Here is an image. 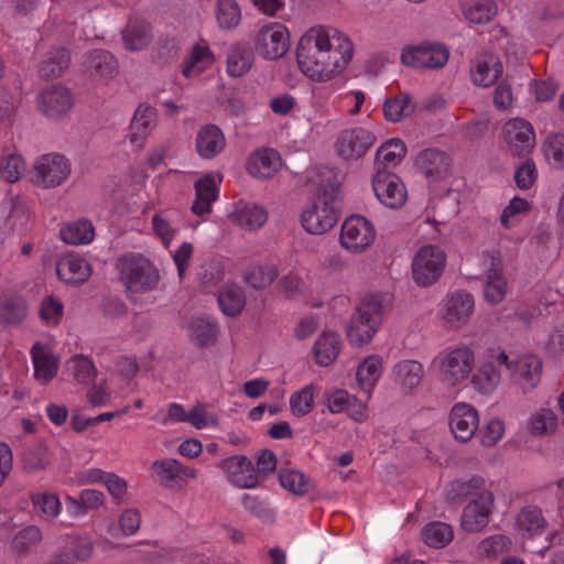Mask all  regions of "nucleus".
<instances>
[{
    "label": "nucleus",
    "mask_w": 564,
    "mask_h": 564,
    "mask_svg": "<svg viewBox=\"0 0 564 564\" xmlns=\"http://www.w3.org/2000/svg\"><path fill=\"white\" fill-rule=\"evenodd\" d=\"M119 267L127 295L132 302H135L134 294L154 290L160 281L156 268L142 256L123 257Z\"/></svg>",
    "instance_id": "7ed1b4c3"
},
{
    "label": "nucleus",
    "mask_w": 564,
    "mask_h": 564,
    "mask_svg": "<svg viewBox=\"0 0 564 564\" xmlns=\"http://www.w3.org/2000/svg\"><path fill=\"white\" fill-rule=\"evenodd\" d=\"M225 137L215 124L203 127L196 139V149L204 159H213L225 148Z\"/></svg>",
    "instance_id": "bb28decb"
},
{
    "label": "nucleus",
    "mask_w": 564,
    "mask_h": 564,
    "mask_svg": "<svg viewBox=\"0 0 564 564\" xmlns=\"http://www.w3.org/2000/svg\"><path fill=\"white\" fill-rule=\"evenodd\" d=\"M313 351L315 360L319 366L327 367L332 365L340 351L338 335L332 332H324L315 341Z\"/></svg>",
    "instance_id": "7c9ffc66"
},
{
    "label": "nucleus",
    "mask_w": 564,
    "mask_h": 564,
    "mask_svg": "<svg viewBox=\"0 0 564 564\" xmlns=\"http://www.w3.org/2000/svg\"><path fill=\"white\" fill-rule=\"evenodd\" d=\"M395 373L401 384L409 390L417 387L423 378V368L419 361L403 360L395 365Z\"/></svg>",
    "instance_id": "a18cd8bd"
},
{
    "label": "nucleus",
    "mask_w": 564,
    "mask_h": 564,
    "mask_svg": "<svg viewBox=\"0 0 564 564\" xmlns=\"http://www.w3.org/2000/svg\"><path fill=\"white\" fill-rule=\"evenodd\" d=\"M524 159L525 160L516 169L513 176L516 185L523 191L531 188L538 178L534 161L528 156Z\"/></svg>",
    "instance_id": "052dcab7"
},
{
    "label": "nucleus",
    "mask_w": 564,
    "mask_h": 564,
    "mask_svg": "<svg viewBox=\"0 0 564 564\" xmlns=\"http://www.w3.org/2000/svg\"><path fill=\"white\" fill-rule=\"evenodd\" d=\"M153 469L162 485L169 487L171 481L182 477V464L176 459L167 458L153 463Z\"/></svg>",
    "instance_id": "13d9d810"
},
{
    "label": "nucleus",
    "mask_w": 564,
    "mask_h": 564,
    "mask_svg": "<svg viewBox=\"0 0 564 564\" xmlns=\"http://www.w3.org/2000/svg\"><path fill=\"white\" fill-rule=\"evenodd\" d=\"M543 150L547 160H553L558 166H564V133L549 135Z\"/></svg>",
    "instance_id": "0e129e2a"
},
{
    "label": "nucleus",
    "mask_w": 564,
    "mask_h": 564,
    "mask_svg": "<svg viewBox=\"0 0 564 564\" xmlns=\"http://www.w3.org/2000/svg\"><path fill=\"white\" fill-rule=\"evenodd\" d=\"M445 263L446 256L440 247H422L412 261L413 280L421 288L433 285L443 274Z\"/></svg>",
    "instance_id": "20e7f679"
},
{
    "label": "nucleus",
    "mask_w": 564,
    "mask_h": 564,
    "mask_svg": "<svg viewBox=\"0 0 564 564\" xmlns=\"http://www.w3.org/2000/svg\"><path fill=\"white\" fill-rule=\"evenodd\" d=\"M105 496L101 491L86 489L83 490L78 499L67 498V502L74 508L75 516L84 514L88 509H97L104 503Z\"/></svg>",
    "instance_id": "3c124183"
},
{
    "label": "nucleus",
    "mask_w": 564,
    "mask_h": 564,
    "mask_svg": "<svg viewBox=\"0 0 564 564\" xmlns=\"http://www.w3.org/2000/svg\"><path fill=\"white\" fill-rule=\"evenodd\" d=\"M242 505L247 511L252 516L261 519L264 522H273L274 513L268 506L261 501L257 496L249 494L243 495Z\"/></svg>",
    "instance_id": "338daca9"
},
{
    "label": "nucleus",
    "mask_w": 564,
    "mask_h": 564,
    "mask_svg": "<svg viewBox=\"0 0 564 564\" xmlns=\"http://www.w3.org/2000/svg\"><path fill=\"white\" fill-rule=\"evenodd\" d=\"M497 13V8L492 2L474 3L464 11L465 18L473 23H487Z\"/></svg>",
    "instance_id": "69168bd1"
},
{
    "label": "nucleus",
    "mask_w": 564,
    "mask_h": 564,
    "mask_svg": "<svg viewBox=\"0 0 564 564\" xmlns=\"http://www.w3.org/2000/svg\"><path fill=\"white\" fill-rule=\"evenodd\" d=\"M500 379L499 372L491 364L479 367L471 378V383L480 393H489L498 384Z\"/></svg>",
    "instance_id": "603ef678"
},
{
    "label": "nucleus",
    "mask_w": 564,
    "mask_h": 564,
    "mask_svg": "<svg viewBox=\"0 0 564 564\" xmlns=\"http://www.w3.org/2000/svg\"><path fill=\"white\" fill-rule=\"evenodd\" d=\"M196 198L192 205L195 215L204 216L212 212V204L217 198V185L212 175H206L195 183Z\"/></svg>",
    "instance_id": "c756f323"
},
{
    "label": "nucleus",
    "mask_w": 564,
    "mask_h": 564,
    "mask_svg": "<svg viewBox=\"0 0 564 564\" xmlns=\"http://www.w3.org/2000/svg\"><path fill=\"white\" fill-rule=\"evenodd\" d=\"M279 481L283 488L299 496H303L315 489L313 481L303 473L295 469H280Z\"/></svg>",
    "instance_id": "a19ab883"
},
{
    "label": "nucleus",
    "mask_w": 564,
    "mask_h": 564,
    "mask_svg": "<svg viewBox=\"0 0 564 564\" xmlns=\"http://www.w3.org/2000/svg\"><path fill=\"white\" fill-rule=\"evenodd\" d=\"M380 369L381 358L378 356H369L357 368L356 378L360 384L370 388L379 379Z\"/></svg>",
    "instance_id": "5fc2aeb1"
},
{
    "label": "nucleus",
    "mask_w": 564,
    "mask_h": 564,
    "mask_svg": "<svg viewBox=\"0 0 564 564\" xmlns=\"http://www.w3.org/2000/svg\"><path fill=\"white\" fill-rule=\"evenodd\" d=\"M34 510L47 520L54 519L61 509V502L56 495L43 492L31 496Z\"/></svg>",
    "instance_id": "864d4df0"
},
{
    "label": "nucleus",
    "mask_w": 564,
    "mask_h": 564,
    "mask_svg": "<svg viewBox=\"0 0 564 564\" xmlns=\"http://www.w3.org/2000/svg\"><path fill=\"white\" fill-rule=\"evenodd\" d=\"M70 173L69 161L61 154L43 155L34 165L32 181L46 188L61 185Z\"/></svg>",
    "instance_id": "9d476101"
},
{
    "label": "nucleus",
    "mask_w": 564,
    "mask_h": 564,
    "mask_svg": "<svg viewBox=\"0 0 564 564\" xmlns=\"http://www.w3.org/2000/svg\"><path fill=\"white\" fill-rule=\"evenodd\" d=\"M24 171V162L20 155L10 154L0 160V174L9 183L20 180Z\"/></svg>",
    "instance_id": "680f3d73"
},
{
    "label": "nucleus",
    "mask_w": 564,
    "mask_h": 564,
    "mask_svg": "<svg viewBox=\"0 0 564 564\" xmlns=\"http://www.w3.org/2000/svg\"><path fill=\"white\" fill-rule=\"evenodd\" d=\"M442 373L451 384L466 380L474 369L475 355L467 346H460L438 357Z\"/></svg>",
    "instance_id": "423d86ee"
},
{
    "label": "nucleus",
    "mask_w": 564,
    "mask_h": 564,
    "mask_svg": "<svg viewBox=\"0 0 564 564\" xmlns=\"http://www.w3.org/2000/svg\"><path fill=\"white\" fill-rule=\"evenodd\" d=\"M83 70L96 79H111L118 75L119 64L109 51L93 50L84 57Z\"/></svg>",
    "instance_id": "f3484780"
},
{
    "label": "nucleus",
    "mask_w": 564,
    "mask_h": 564,
    "mask_svg": "<svg viewBox=\"0 0 564 564\" xmlns=\"http://www.w3.org/2000/svg\"><path fill=\"white\" fill-rule=\"evenodd\" d=\"M150 23L141 19H130L122 31L123 45L129 51H141L152 41Z\"/></svg>",
    "instance_id": "393cba45"
},
{
    "label": "nucleus",
    "mask_w": 564,
    "mask_h": 564,
    "mask_svg": "<svg viewBox=\"0 0 564 564\" xmlns=\"http://www.w3.org/2000/svg\"><path fill=\"white\" fill-rule=\"evenodd\" d=\"M214 62V55L207 46L196 44L189 57L185 61L183 75L186 78L196 77L208 68Z\"/></svg>",
    "instance_id": "e433bc0d"
},
{
    "label": "nucleus",
    "mask_w": 564,
    "mask_h": 564,
    "mask_svg": "<svg viewBox=\"0 0 564 564\" xmlns=\"http://www.w3.org/2000/svg\"><path fill=\"white\" fill-rule=\"evenodd\" d=\"M556 415L551 410H542L531 419V431L534 434H543L555 429Z\"/></svg>",
    "instance_id": "774afa93"
},
{
    "label": "nucleus",
    "mask_w": 564,
    "mask_h": 564,
    "mask_svg": "<svg viewBox=\"0 0 564 564\" xmlns=\"http://www.w3.org/2000/svg\"><path fill=\"white\" fill-rule=\"evenodd\" d=\"M416 166L431 181H438L449 174L451 159L438 149H426L420 152Z\"/></svg>",
    "instance_id": "6ab92c4d"
},
{
    "label": "nucleus",
    "mask_w": 564,
    "mask_h": 564,
    "mask_svg": "<svg viewBox=\"0 0 564 564\" xmlns=\"http://www.w3.org/2000/svg\"><path fill=\"white\" fill-rule=\"evenodd\" d=\"M490 268L486 274V283L484 286L485 300L490 305H497L503 301L507 294V281L501 273L500 257L491 256Z\"/></svg>",
    "instance_id": "4be33fe9"
},
{
    "label": "nucleus",
    "mask_w": 564,
    "mask_h": 564,
    "mask_svg": "<svg viewBox=\"0 0 564 564\" xmlns=\"http://www.w3.org/2000/svg\"><path fill=\"white\" fill-rule=\"evenodd\" d=\"M289 45L288 30L281 24H269L254 36L253 51L264 59L274 61L285 55Z\"/></svg>",
    "instance_id": "0eeeda50"
},
{
    "label": "nucleus",
    "mask_w": 564,
    "mask_h": 564,
    "mask_svg": "<svg viewBox=\"0 0 564 564\" xmlns=\"http://www.w3.org/2000/svg\"><path fill=\"white\" fill-rule=\"evenodd\" d=\"M59 236L68 245H84L94 239V226L89 220H77L64 226Z\"/></svg>",
    "instance_id": "58836bf2"
},
{
    "label": "nucleus",
    "mask_w": 564,
    "mask_h": 564,
    "mask_svg": "<svg viewBox=\"0 0 564 564\" xmlns=\"http://www.w3.org/2000/svg\"><path fill=\"white\" fill-rule=\"evenodd\" d=\"M241 19L240 8L234 0H220L218 3L217 21L223 29L236 28Z\"/></svg>",
    "instance_id": "6e6d98bb"
},
{
    "label": "nucleus",
    "mask_w": 564,
    "mask_h": 564,
    "mask_svg": "<svg viewBox=\"0 0 564 564\" xmlns=\"http://www.w3.org/2000/svg\"><path fill=\"white\" fill-rule=\"evenodd\" d=\"M63 310L64 306L61 301L47 295L41 303L39 314L46 324L57 325L62 319Z\"/></svg>",
    "instance_id": "e2e57ef3"
},
{
    "label": "nucleus",
    "mask_w": 564,
    "mask_h": 564,
    "mask_svg": "<svg viewBox=\"0 0 564 564\" xmlns=\"http://www.w3.org/2000/svg\"><path fill=\"white\" fill-rule=\"evenodd\" d=\"M26 316L28 304L22 297H10L0 304V327L18 326Z\"/></svg>",
    "instance_id": "c9c22d12"
},
{
    "label": "nucleus",
    "mask_w": 564,
    "mask_h": 564,
    "mask_svg": "<svg viewBox=\"0 0 564 564\" xmlns=\"http://www.w3.org/2000/svg\"><path fill=\"white\" fill-rule=\"evenodd\" d=\"M375 238L372 224L364 216L354 215L344 221L339 239L346 250L360 253L372 245Z\"/></svg>",
    "instance_id": "39448f33"
},
{
    "label": "nucleus",
    "mask_w": 564,
    "mask_h": 564,
    "mask_svg": "<svg viewBox=\"0 0 564 564\" xmlns=\"http://www.w3.org/2000/svg\"><path fill=\"white\" fill-rule=\"evenodd\" d=\"M502 73L503 66L499 57L488 53L477 57L471 69L474 84L482 87L495 84Z\"/></svg>",
    "instance_id": "412c9836"
},
{
    "label": "nucleus",
    "mask_w": 564,
    "mask_h": 564,
    "mask_svg": "<svg viewBox=\"0 0 564 564\" xmlns=\"http://www.w3.org/2000/svg\"><path fill=\"white\" fill-rule=\"evenodd\" d=\"M474 307L471 294L465 291L455 292L447 300L444 318L452 327H460L468 322Z\"/></svg>",
    "instance_id": "aec40b11"
},
{
    "label": "nucleus",
    "mask_w": 564,
    "mask_h": 564,
    "mask_svg": "<svg viewBox=\"0 0 564 564\" xmlns=\"http://www.w3.org/2000/svg\"><path fill=\"white\" fill-rule=\"evenodd\" d=\"M23 467L29 473L44 470L51 464L48 448L43 443H35L22 453Z\"/></svg>",
    "instance_id": "79ce46f5"
},
{
    "label": "nucleus",
    "mask_w": 564,
    "mask_h": 564,
    "mask_svg": "<svg viewBox=\"0 0 564 564\" xmlns=\"http://www.w3.org/2000/svg\"><path fill=\"white\" fill-rule=\"evenodd\" d=\"M58 278L67 284H83L91 274L89 263L76 257H68L57 263Z\"/></svg>",
    "instance_id": "cd10ccee"
},
{
    "label": "nucleus",
    "mask_w": 564,
    "mask_h": 564,
    "mask_svg": "<svg viewBox=\"0 0 564 564\" xmlns=\"http://www.w3.org/2000/svg\"><path fill=\"white\" fill-rule=\"evenodd\" d=\"M278 274L273 264L257 265L245 275V281L256 290H263L273 283Z\"/></svg>",
    "instance_id": "09e8293b"
},
{
    "label": "nucleus",
    "mask_w": 564,
    "mask_h": 564,
    "mask_svg": "<svg viewBox=\"0 0 564 564\" xmlns=\"http://www.w3.org/2000/svg\"><path fill=\"white\" fill-rule=\"evenodd\" d=\"M30 354L35 379L43 384H47L57 376L59 368L58 357L48 345L42 344L41 341L33 344Z\"/></svg>",
    "instance_id": "dca6fc26"
},
{
    "label": "nucleus",
    "mask_w": 564,
    "mask_h": 564,
    "mask_svg": "<svg viewBox=\"0 0 564 564\" xmlns=\"http://www.w3.org/2000/svg\"><path fill=\"white\" fill-rule=\"evenodd\" d=\"M352 43L336 29H312L296 48L300 69L314 80L325 82L340 73L352 58Z\"/></svg>",
    "instance_id": "f257e3e1"
},
{
    "label": "nucleus",
    "mask_w": 564,
    "mask_h": 564,
    "mask_svg": "<svg viewBox=\"0 0 564 564\" xmlns=\"http://www.w3.org/2000/svg\"><path fill=\"white\" fill-rule=\"evenodd\" d=\"M485 479L480 476H474L469 480H455L451 482L446 498L449 502L460 503L468 498H477L484 491Z\"/></svg>",
    "instance_id": "2f4dec72"
},
{
    "label": "nucleus",
    "mask_w": 564,
    "mask_h": 564,
    "mask_svg": "<svg viewBox=\"0 0 564 564\" xmlns=\"http://www.w3.org/2000/svg\"><path fill=\"white\" fill-rule=\"evenodd\" d=\"M73 106L72 91L61 84L44 89L39 97L40 110L50 118H59L67 113Z\"/></svg>",
    "instance_id": "2eb2a0df"
},
{
    "label": "nucleus",
    "mask_w": 564,
    "mask_h": 564,
    "mask_svg": "<svg viewBox=\"0 0 564 564\" xmlns=\"http://www.w3.org/2000/svg\"><path fill=\"white\" fill-rule=\"evenodd\" d=\"M70 362L74 365V378L77 382L89 384L95 380L97 370L88 357L75 355Z\"/></svg>",
    "instance_id": "bf43d9fd"
},
{
    "label": "nucleus",
    "mask_w": 564,
    "mask_h": 564,
    "mask_svg": "<svg viewBox=\"0 0 564 564\" xmlns=\"http://www.w3.org/2000/svg\"><path fill=\"white\" fill-rule=\"evenodd\" d=\"M387 311L388 306L381 295L368 294L361 299L346 328L349 343L357 347L370 343Z\"/></svg>",
    "instance_id": "f03ea898"
},
{
    "label": "nucleus",
    "mask_w": 564,
    "mask_h": 564,
    "mask_svg": "<svg viewBox=\"0 0 564 564\" xmlns=\"http://www.w3.org/2000/svg\"><path fill=\"white\" fill-rule=\"evenodd\" d=\"M375 141L376 137L366 129L344 130L336 141L337 153L345 160H357L366 154Z\"/></svg>",
    "instance_id": "ddd939ff"
},
{
    "label": "nucleus",
    "mask_w": 564,
    "mask_h": 564,
    "mask_svg": "<svg viewBox=\"0 0 564 564\" xmlns=\"http://www.w3.org/2000/svg\"><path fill=\"white\" fill-rule=\"evenodd\" d=\"M301 221L307 232L323 235L337 224L338 214L333 205L316 198L312 207L302 213Z\"/></svg>",
    "instance_id": "4468645a"
},
{
    "label": "nucleus",
    "mask_w": 564,
    "mask_h": 564,
    "mask_svg": "<svg viewBox=\"0 0 564 564\" xmlns=\"http://www.w3.org/2000/svg\"><path fill=\"white\" fill-rule=\"evenodd\" d=\"M218 304L225 315L235 317L246 305L245 293L236 284H226L218 292Z\"/></svg>",
    "instance_id": "473e14b6"
},
{
    "label": "nucleus",
    "mask_w": 564,
    "mask_h": 564,
    "mask_svg": "<svg viewBox=\"0 0 564 564\" xmlns=\"http://www.w3.org/2000/svg\"><path fill=\"white\" fill-rule=\"evenodd\" d=\"M281 167V158L274 150H263L253 153L247 164L250 175L258 178H270Z\"/></svg>",
    "instance_id": "a878e982"
},
{
    "label": "nucleus",
    "mask_w": 564,
    "mask_h": 564,
    "mask_svg": "<svg viewBox=\"0 0 564 564\" xmlns=\"http://www.w3.org/2000/svg\"><path fill=\"white\" fill-rule=\"evenodd\" d=\"M268 219L267 210L258 205L246 206L235 214L237 224L247 230L261 228Z\"/></svg>",
    "instance_id": "49530a36"
},
{
    "label": "nucleus",
    "mask_w": 564,
    "mask_h": 564,
    "mask_svg": "<svg viewBox=\"0 0 564 564\" xmlns=\"http://www.w3.org/2000/svg\"><path fill=\"white\" fill-rule=\"evenodd\" d=\"M156 122L155 108L148 105H140L132 118L130 124L129 139L132 144L141 147L147 139L151 129L154 128Z\"/></svg>",
    "instance_id": "b1692460"
},
{
    "label": "nucleus",
    "mask_w": 564,
    "mask_h": 564,
    "mask_svg": "<svg viewBox=\"0 0 564 564\" xmlns=\"http://www.w3.org/2000/svg\"><path fill=\"white\" fill-rule=\"evenodd\" d=\"M41 540L42 534L40 529L35 525H29L14 535L12 549L20 554H26L35 549Z\"/></svg>",
    "instance_id": "8fccbe9b"
},
{
    "label": "nucleus",
    "mask_w": 564,
    "mask_h": 564,
    "mask_svg": "<svg viewBox=\"0 0 564 564\" xmlns=\"http://www.w3.org/2000/svg\"><path fill=\"white\" fill-rule=\"evenodd\" d=\"M512 541L505 534H495L484 539L477 546L479 556L486 558H497L501 554L510 551Z\"/></svg>",
    "instance_id": "de8ad7c7"
},
{
    "label": "nucleus",
    "mask_w": 564,
    "mask_h": 564,
    "mask_svg": "<svg viewBox=\"0 0 564 564\" xmlns=\"http://www.w3.org/2000/svg\"><path fill=\"white\" fill-rule=\"evenodd\" d=\"M502 134L512 156L527 158L535 145V133L532 124L521 118L507 121Z\"/></svg>",
    "instance_id": "6e6552de"
},
{
    "label": "nucleus",
    "mask_w": 564,
    "mask_h": 564,
    "mask_svg": "<svg viewBox=\"0 0 564 564\" xmlns=\"http://www.w3.org/2000/svg\"><path fill=\"white\" fill-rule=\"evenodd\" d=\"M478 426L477 411L466 404L458 403L454 405L449 415V427L454 437L460 442L469 441Z\"/></svg>",
    "instance_id": "a211bd4d"
},
{
    "label": "nucleus",
    "mask_w": 564,
    "mask_h": 564,
    "mask_svg": "<svg viewBox=\"0 0 564 564\" xmlns=\"http://www.w3.org/2000/svg\"><path fill=\"white\" fill-rule=\"evenodd\" d=\"M494 495L481 491L463 510L460 525L466 532H480L489 522L492 512Z\"/></svg>",
    "instance_id": "f8f14e48"
},
{
    "label": "nucleus",
    "mask_w": 564,
    "mask_h": 564,
    "mask_svg": "<svg viewBox=\"0 0 564 564\" xmlns=\"http://www.w3.org/2000/svg\"><path fill=\"white\" fill-rule=\"evenodd\" d=\"M70 62L69 52L64 47H58L47 52L40 65V75L44 78H55L62 76L68 68Z\"/></svg>",
    "instance_id": "f704fd0d"
},
{
    "label": "nucleus",
    "mask_w": 564,
    "mask_h": 564,
    "mask_svg": "<svg viewBox=\"0 0 564 564\" xmlns=\"http://www.w3.org/2000/svg\"><path fill=\"white\" fill-rule=\"evenodd\" d=\"M448 57V50L440 43H422L401 54L402 63L414 68H442Z\"/></svg>",
    "instance_id": "9b49d317"
},
{
    "label": "nucleus",
    "mask_w": 564,
    "mask_h": 564,
    "mask_svg": "<svg viewBox=\"0 0 564 564\" xmlns=\"http://www.w3.org/2000/svg\"><path fill=\"white\" fill-rule=\"evenodd\" d=\"M314 405V387L308 384L302 390L292 394L290 406L293 414L304 416L310 413Z\"/></svg>",
    "instance_id": "4d7b16f0"
},
{
    "label": "nucleus",
    "mask_w": 564,
    "mask_h": 564,
    "mask_svg": "<svg viewBox=\"0 0 564 564\" xmlns=\"http://www.w3.org/2000/svg\"><path fill=\"white\" fill-rule=\"evenodd\" d=\"M372 187L377 198L389 208L398 209L406 200V189L401 178L388 170L376 171Z\"/></svg>",
    "instance_id": "1a4fd4ad"
},
{
    "label": "nucleus",
    "mask_w": 564,
    "mask_h": 564,
    "mask_svg": "<svg viewBox=\"0 0 564 564\" xmlns=\"http://www.w3.org/2000/svg\"><path fill=\"white\" fill-rule=\"evenodd\" d=\"M516 525L523 535L533 536L540 534L546 527L542 511L536 506H527L517 517Z\"/></svg>",
    "instance_id": "72a5a7b5"
},
{
    "label": "nucleus",
    "mask_w": 564,
    "mask_h": 564,
    "mask_svg": "<svg viewBox=\"0 0 564 564\" xmlns=\"http://www.w3.org/2000/svg\"><path fill=\"white\" fill-rule=\"evenodd\" d=\"M254 63V51L248 43L238 42L230 46L227 55V73L230 77L246 75Z\"/></svg>",
    "instance_id": "5701e85b"
},
{
    "label": "nucleus",
    "mask_w": 564,
    "mask_h": 564,
    "mask_svg": "<svg viewBox=\"0 0 564 564\" xmlns=\"http://www.w3.org/2000/svg\"><path fill=\"white\" fill-rule=\"evenodd\" d=\"M452 527L444 522H432L422 530L424 542L435 549L446 546L453 540Z\"/></svg>",
    "instance_id": "37998d69"
},
{
    "label": "nucleus",
    "mask_w": 564,
    "mask_h": 564,
    "mask_svg": "<svg viewBox=\"0 0 564 564\" xmlns=\"http://www.w3.org/2000/svg\"><path fill=\"white\" fill-rule=\"evenodd\" d=\"M414 111L415 105L406 94L388 98L383 104V116L386 120L391 122H399Z\"/></svg>",
    "instance_id": "ea45409f"
},
{
    "label": "nucleus",
    "mask_w": 564,
    "mask_h": 564,
    "mask_svg": "<svg viewBox=\"0 0 564 564\" xmlns=\"http://www.w3.org/2000/svg\"><path fill=\"white\" fill-rule=\"evenodd\" d=\"M542 375V360L538 356H523L512 366V377L516 382L535 387Z\"/></svg>",
    "instance_id": "c85d7f7f"
},
{
    "label": "nucleus",
    "mask_w": 564,
    "mask_h": 564,
    "mask_svg": "<svg viewBox=\"0 0 564 564\" xmlns=\"http://www.w3.org/2000/svg\"><path fill=\"white\" fill-rule=\"evenodd\" d=\"M406 153V148L400 139H390L386 141L376 153L375 166L378 169H384L388 165H395L399 163Z\"/></svg>",
    "instance_id": "4c0bfd02"
},
{
    "label": "nucleus",
    "mask_w": 564,
    "mask_h": 564,
    "mask_svg": "<svg viewBox=\"0 0 564 564\" xmlns=\"http://www.w3.org/2000/svg\"><path fill=\"white\" fill-rule=\"evenodd\" d=\"M192 338L199 347L215 343L218 334L217 324L209 318L197 317L191 323Z\"/></svg>",
    "instance_id": "c03bdc74"
}]
</instances>
